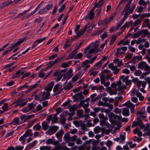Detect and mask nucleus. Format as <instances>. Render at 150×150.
Segmentation results:
<instances>
[{
    "mask_svg": "<svg viewBox=\"0 0 150 150\" xmlns=\"http://www.w3.org/2000/svg\"><path fill=\"white\" fill-rule=\"evenodd\" d=\"M83 110H78L77 111V114L79 117L81 118L83 117Z\"/></svg>",
    "mask_w": 150,
    "mask_h": 150,
    "instance_id": "nucleus-49",
    "label": "nucleus"
},
{
    "mask_svg": "<svg viewBox=\"0 0 150 150\" xmlns=\"http://www.w3.org/2000/svg\"><path fill=\"white\" fill-rule=\"evenodd\" d=\"M122 13V15H124V16L122 19V22H124L125 20H126V18H127L129 15V14H128V13Z\"/></svg>",
    "mask_w": 150,
    "mask_h": 150,
    "instance_id": "nucleus-57",
    "label": "nucleus"
},
{
    "mask_svg": "<svg viewBox=\"0 0 150 150\" xmlns=\"http://www.w3.org/2000/svg\"><path fill=\"white\" fill-rule=\"evenodd\" d=\"M64 133L63 130L61 129L55 135L58 139H59L62 137Z\"/></svg>",
    "mask_w": 150,
    "mask_h": 150,
    "instance_id": "nucleus-21",
    "label": "nucleus"
},
{
    "mask_svg": "<svg viewBox=\"0 0 150 150\" xmlns=\"http://www.w3.org/2000/svg\"><path fill=\"white\" fill-rule=\"evenodd\" d=\"M42 129L44 131H46L49 127L47 123L45 122H43L42 123Z\"/></svg>",
    "mask_w": 150,
    "mask_h": 150,
    "instance_id": "nucleus-30",
    "label": "nucleus"
},
{
    "mask_svg": "<svg viewBox=\"0 0 150 150\" xmlns=\"http://www.w3.org/2000/svg\"><path fill=\"white\" fill-rule=\"evenodd\" d=\"M133 132L134 133L137 134L139 137L141 136L142 134V132L137 128L134 129L133 130Z\"/></svg>",
    "mask_w": 150,
    "mask_h": 150,
    "instance_id": "nucleus-35",
    "label": "nucleus"
},
{
    "mask_svg": "<svg viewBox=\"0 0 150 150\" xmlns=\"http://www.w3.org/2000/svg\"><path fill=\"white\" fill-rule=\"evenodd\" d=\"M11 123L14 125H18L21 124L20 122L19 118L18 117L14 118L13 121L11 122Z\"/></svg>",
    "mask_w": 150,
    "mask_h": 150,
    "instance_id": "nucleus-16",
    "label": "nucleus"
},
{
    "mask_svg": "<svg viewBox=\"0 0 150 150\" xmlns=\"http://www.w3.org/2000/svg\"><path fill=\"white\" fill-rule=\"evenodd\" d=\"M8 107V105L7 103H6L4 104L1 107L2 109L5 111L7 110V108Z\"/></svg>",
    "mask_w": 150,
    "mask_h": 150,
    "instance_id": "nucleus-51",
    "label": "nucleus"
},
{
    "mask_svg": "<svg viewBox=\"0 0 150 150\" xmlns=\"http://www.w3.org/2000/svg\"><path fill=\"white\" fill-rule=\"evenodd\" d=\"M41 128V126L40 125L39 123H38L35 125L33 127V129L35 130H39Z\"/></svg>",
    "mask_w": 150,
    "mask_h": 150,
    "instance_id": "nucleus-43",
    "label": "nucleus"
},
{
    "mask_svg": "<svg viewBox=\"0 0 150 150\" xmlns=\"http://www.w3.org/2000/svg\"><path fill=\"white\" fill-rule=\"evenodd\" d=\"M77 136L74 135L73 136L70 137L69 138V142L70 141H75L76 140Z\"/></svg>",
    "mask_w": 150,
    "mask_h": 150,
    "instance_id": "nucleus-45",
    "label": "nucleus"
},
{
    "mask_svg": "<svg viewBox=\"0 0 150 150\" xmlns=\"http://www.w3.org/2000/svg\"><path fill=\"white\" fill-rule=\"evenodd\" d=\"M50 93L49 92H41L36 95L35 98H38L40 101H42L50 98Z\"/></svg>",
    "mask_w": 150,
    "mask_h": 150,
    "instance_id": "nucleus-2",
    "label": "nucleus"
},
{
    "mask_svg": "<svg viewBox=\"0 0 150 150\" xmlns=\"http://www.w3.org/2000/svg\"><path fill=\"white\" fill-rule=\"evenodd\" d=\"M32 130L28 129L25 132V134L27 136V137L28 136L31 137L33 135V133H32Z\"/></svg>",
    "mask_w": 150,
    "mask_h": 150,
    "instance_id": "nucleus-37",
    "label": "nucleus"
},
{
    "mask_svg": "<svg viewBox=\"0 0 150 150\" xmlns=\"http://www.w3.org/2000/svg\"><path fill=\"white\" fill-rule=\"evenodd\" d=\"M72 63V61H69V62H64L62 63L61 67L62 68H66L67 67L69 64H71Z\"/></svg>",
    "mask_w": 150,
    "mask_h": 150,
    "instance_id": "nucleus-33",
    "label": "nucleus"
},
{
    "mask_svg": "<svg viewBox=\"0 0 150 150\" xmlns=\"http://www.w3.org/2000/svg\"><path fill=\"white\" fill-rule=\"evenodd\" d=\"M132 23L133 21H129L126 22L121 28V29L124 31L126 29V28H128L130 26L132 25Z\"/></svg>",
    "mask_w": 150,
    "mask_h": 150,
    "instance_id": "nucleus-14",
    "label": "nucleus"
},
{
    "mask_svg": "<svg viewBox=\"0 0 150 150\" xmlns=\"http://www.w3.org/2000/svg\"><path fill=\"white\" fill-rule=\"evenodd\" d=\"M140 36H141L140 31L139 30L133 34V38H135L137 37Z\"/></svg>",
    "mask_w": 150,
    "mask_h": 150,
    "instance_id": "nucleus-47",
    "label": "nucleus"
},
{
    "mask_svg": "<svg viewBox=\"0 0 150 150\" xmlns=\"http://www.w3.org/2000/svg\"><path fill=\"white\" fill-rule=\"evenodd\" d=\"M48 11L45 8L40 9L38 11V14H39L41 15L44 13H45Z\"/></svg>",
    "mask_w": 150,
    "mask_h": 150,
    "instance_id": "nucleus-38",
    "label": "nucleus"
},
{
    "mask_svg": "<svg viewBox=\"0 0 150 150\" xmlns=\"http://www.w3.org/2000/svg\"><path fill=\"white\" fill-rule=\"evenodd\" d=\"M25 41L24 39H21V40L18 41H17L16 42L15 44H13V45H12L10 47V50H11L13 49L16 47L20 45V44H21V43H22L23 42Z\"/></svg>",
    "mask_w": 150,
    "mask_h": 150,
    "instance_id": "nucleus-13",
    "label": "nucleus"
},
{
    "mask_svg": "<svg viewBox=\"0 0 150 150\" xmlns=\"http://www.w3.org/2000/svg\"><path fill=\"white\" fill-rule=\"evenodd\" d=\"M70 137L69 134V133H66L64 134L63 138L67 142H69V138Z\"/></svg>",
    "mask_w": 150,
    "mask_h": 150,
    "instance_id": "nucleus-44",
    "label": "nucleus"
},
{
    "mask_svg": "<svg viewBox=\"0 0 150 150\" xmlns=\"http://www.w3.org/2000/svg\"><path fill=\"white\" fill-rule=\"evenodd\" d=\"M104 3L103 1H101L100 0L94 6L93 8H95L96 7L98 8H100L104 4Z\"/></svg>",
    "mask_w": 150,
    "mask_h": 150,
    "instance_id": "nucleus-32",
    "label": "nucleus"
},
{
    "mask_svg": "<svg viewBox=\"0 0 150 150\" xmlns=\"http://www.w3.org/2000/svg\"><path fill=\"white\" fill-rule=\"evenodd\" d=\"M149 19L148 18L145 19L143 21V23L145 24L146 27H147L149 29H150V23Z\"/></svg>",
    "mask_w": 150,
    "mask_h": 150,
    "instance_id": "nucleus-26",
    "label": "nucleus"
},
{
    "mask_svg": "<svg viewBox=\"0 0 150 150\" xmlns=\"http://www.w3.org/2000/svg\"><path fill=\"white\" fill-rule=\"evenodd\" d=\"M95 8L93 7L89 12V13L88 14L87 18H89L90 20H92L94 17V11Z\"/></svg>",
    "mask_w": 150,
    "mask_h": 150,
    "instance_id": "nucleus-15",
    "label": "nucleus"
},
{
    "mask_svg": "<svg viewBox=\"0 0 150 150\" xmlns=\"http://www.w3.org/2000/svg\"><path fill=\"white\" fill-rule=\"evenodd\" d=\"M33 116V115H25V119L24 120V121H23V122H26L27 120L30 119Z\"/></svg>",
    "mask_w": 150,
    "mask_h": 150,
    "instance_id": "nucleus-50",
    "label": "nucleus"
},
{
    "mask_svg": "<svg viewBox=\"0 0 150 150\" xmlns=\"http://www.w3.org/2000/svg\"><path fill=\"white\" fill-rule=\"evenodd\" d=\"M59 61V59L58 58L56 59L54 61H51L49 62L48 64L50 65L49 67H52L53 65Z\"/></svg>",
    "mask_w": 150,
    "mask_h": 150,
    "instance_id": "nucleus-22",
    "label": "nucleus"
},
{
    "mask_svg": "<svg viewBox=\"0 0 150 150\" xmlns=\"http://www.w3.org/2000/svg\"><path fill=\"white\" fill-rule=\"evenodd\" d=\"M101 130L100 127L99 126L96 127L94 129V132L96 134L98 133Z\"/></svg>",
    "mask_w": 150,
    "mask_h": 150,
    "instance_id": "nucleus-46",
    "label": "nucleus"
},
{
    "mask_svg": "<svg viewBox=\"0 0 150 150\" xmlns=\"http://www.w3.org/2000/svg\"><path fill=\"white\" fill-rule=\"evenodd\" d=\"M93 27V25L88 24L86 25L83 29H84V30H85L86 31V30H87V31H89L91 30Z\"/></svg>",
    "mask_w": 150,
    "mask_h": 150,
    "instance_id": "nucleus-24",
    "label": "nucleus"
},
{
    "mask_svg": "<svg viewBox=\"0 0 150 150\" xmlns=\"http://www.w3.org/2000/svg\"><path fill=\"white\" fill-rule=\"evenodd\" d=\"M72 87V85L71 83H68L67 85L65 86L64 89L68 91Z\"/></svg>",
    "mask_w": 150,
    "mask_h": 150,
    "instance_id": "nucleus-42",
    "label": "nucleus"
},
{
    "mask_svg": "<svg viewBox=\"0 0 150 150\" xmlns=\"http://www.w3.org/2000/svg\"><path fill=\"white\" fill-rule=\"evenodd\" d=\"M54 85V83L53 81H52L45 88V90L47 92H49L51 91L52 89L53 86Z\"/></svg>",
    "mask_w": 150,
    "mask_h": 150,
    "instance_id": "nucleus-11",
    "label": "nucleus"
},
{
    "mask_svg": "<svg viewBox=\"0 0 150 150\" xmlns=\"http://www.w3.org/2000/svg\"><path fill=\"white\" fill-rule=\"evenodd\" d=\"M27 83H25V84L22 86H21L19 87L17 89L18 91H19L21 90L24 89L25 88H26L28 87V86L27 85Z\"/></svg>",
    "mask_w": 150,
    "mask_h": 150,
    "instance_id": "nucleus-40",
    "label": "nucleus"
},
{
    "mask_svg": "<svg viewBox=\"0 0 150 150\" xmlns=\"http://www.w3.org/2000/svg\"><path fill=\"white\" fill-rule=\"evenodd\" d=\"M132 93L134 96L136 95L139 98V100L140 101L143 100L144 99V96L142 95V94L138 90L133 91Z\"/></svg>",
    "mask_w": 150,
    "mask_h": 150,
    "instance_id": "nucleus-9",
    "label": "nucleus"
},
{
    "mask_svg": "<svg viewBox=\"0 0 150 150\" xmlns=\"http://www.w3.org/2000/svg\"><path fill=\"white\" fill-rule=\"evenodd\" d=\"M125 105L128 108H134L135 106L130 101H128L127 102L125 103Z\"/></svg>",
    "mask_w": 150,
    "mask_h": 150,
    "instance_id": "nucleus-28",
    "label": "nucleus"
},
{
    "mask_svg": "<svg viewBox=\"0 0 150 150\" xmlns=\"http://www.w3.org/2000/svg\"><path fill=\"white\" fill-rule=\"evenodd\" d=\"M122 114L125 116H128L129 114V110L127 108H123L122 112Z\"/></svg>",
    "mask_w": 150,
    "mask_h": 150,
    "instance_id": "nucleus-29",
    "label": "nucleus"
},
{
    "mask_svg": "<svg viewBox=\"0 0 150 150\" xmlns=\"http://www.w3.org/2000/svg\"><path fill=\"white\" fill-rule=\"evenodd\" d=\"M62 91V89L59 88V84H57L54 86L53 89L54 93L57 94L60 93Z\"/></svg>",
    "mask_w": 150,
    "mask_h": 150,
    "instance_id": "nucleus-12",
    "label": "nucleus"
},
{
    "mask_svg": "<svg viewBox=\"0 0 150 150\" xmlns=\"http://www.w3.org/2000/svg\"><path fill=\"white\" fill-rule=\"evenodd\" d=\"M66 5L63 4L58 9V11L59 13H61L65 8Z\"/></svg>",
    "mask_w": 150,
    "mask_h": 150,
    "instance_id": "nucleus-64",
    "label": "nucleus"
},
{
    "mask_svg": "<svg viewBox=\"0 0 150 150\" xmlns=\"http://www.w3.org/2000/svg\"><path fill=\"white\" fill-rule=\"evenodd\" d=\"M100 82L102 84H103L105 82L106 79L105 76L102 73H101L100 75Z\"/></svg>",
    "mask_w": 150,
    "mask_h": 150,
    "instance_id": "nucleus-27",
    "label": "nucleus"
},
{
    "mask_svg": "<svg viewBox=\"0 0 150 150\" xmlns=\"http://www.w3.org/2000/svg\"><path fill=\"white\" fill-rule=\"evenodd\" d=\"M21 70H18L16 72L13 76V78H16L20 76Z\"/></svg>",
    "mask_w": 150,
    "mask_h": 150,
    "instance_id": "nucleus-48",
    "label": "nucleus"
},
{
    "mask_svg": "<svg viewBox=\"0 0 150 150\" xmlns=\"http://www.w3.org/2000/svg\"><path fill=\"white\" fill-rule=\"evenodd\" d=\"M141 22V21L139 19H138L135 21L134 22L133 25L135 26L138 25Z\"/></svg>",
    "mask_w": 150,
    "mask_h": 150,
    "instance_id": "nucleus-54",
    "label": "nucleus"
},
{
    "mask_svg": "<svg viewBox=\"0 0 150 150\" xmlns=\"http://www.w3.org/2000/svg\"><path fill=\"white\" fill-rule=\"evenodd\" d=\"M37 143V141H36V140L34 141L33 142H32V143L29 144L28 145V148L29 149H30L31 148H33V147H34L35 146V145H36Z\"/></svg>",
    "mask_w": 150,
    "mask_h": 150,
    "instance_id": "nucleus-23",
    "label": "nucleus"
},
{
    "mask_svg": "<svg viewBox=\"0 0 150 150\" xmlns=\"http://www.w3.org/2000/svg\"><path fill=\"white\" fill-rule=\"evenodd\" d=\"M58 146L59 148V150H67V147L65 146L59 145Z\"/></svg>",
    "mask_w": 150,
    "mask_h": 150,
    "instance_id": "nucleus-62",
    "label": "nucleus"
},
{
    "mask_svg": "<svg viewBox=\"0 0 150 150\" xmlns=\"http://www.w3.org/2000/svg\"><path fill=\"white\" fill-rule=\"evenodd\" d=\"M108 117L110 118V122L112 124H115L117 123L121 119V117L117 115H115L114 114L111 112L108 115Z\"/></svg>",
    "mask_w": 150,
    "mask_h": 150,
    "instance_id": "nucleus-3",
    "label": "nucleus"
},
{
    "mask_svg": "<svg viewBox=\"0 0 150 150\" xmlns=\"http://www.w3.org/2000/svg\"><path fill=\"white\" fill-rule=\"evenodd\" d=\"M28 107L29 110L31 111V110L34 108L35 105L33 103H30L28 104Z\"/></svg>",
    "mask_w": 150,
    "mask_h": 150,
    "instance_id": "nucleus-55",
    "label": "nucleus"
},
{
    "mask_svg": "<svg viewBox=\"0 0 150 150\" xmlns=\"http://www.w3.org/2000/svg\"><path fill=\"white\" fill-rule=\"evenodd\" d=\"M59 129V127L56 126H52L50 127L45 133L51 135L54 134Z\"/></svg>",
    "mask_w": 150,
    "mask_h": 150,
    "instance_id": "nucleus-6",
    "label": "nucleus"
},
{
    "mask_svg": "<svg viewBox=\"0 0 150 150\" xmlns=\"http://www.w3.org/2000/svg\"><path fill=\"white\" fill-rule=\"evenodd\" d=\"M53 6V4L52 3L50 4H48L45 7V8L47 9L48 11L50 9H51Z\"/></svg>",
    "mask_w": 150,
    "mask_h": 150,
    "instance_id": "nucleus-52",
    "label": "nucleus"
},
{
    "mask_svg": "<svg viewBox=\"0 0 150 150\" xmlns=\"http://www.w3.org/2000/svg\"><path fill=\"white\" fill-rule=\"evenodd\" d=\"M130 6H128L126 5L124 9H123V10L122 12L121 13H128V14H130L131 13H129V10L130 9Z\"/></svg>",
    "mask_w": 150,
    "mask_h": 150,
    "instance_id": "nucleus-31",
    "label": "nucleus"
},
{
    "mask_svg": "<svg viewBox=\"0 0 150 150\" xmlns=\"http://www.w3.org/2000/svg\"><path fill=\"white\" fill-rule=\"evenodd\" d=\"M99 44H97L95 43H92L87 46L84 49V55L89 59L92 56V54L94 52L97 53L99 50L98 48Z\"/></svg>",
    "mask_w": 150,
    "mask_h": 150,
    "instance_id": "nucleus-1",
    "label": "nucleus"
},
{
    "mask_svg": "<svg viewBox=\"0 0 150 150\" xmlns=\"http://www.w3.org/2000/svg\"><path fill=\"white\" fill-rule=\"evenodd\" d=\"M146 62L143 61H142L140 62L138 64V67L139 69H143Z\"/></svg>",
    "mask_w": 150,
    "mask_h": 150,
    "instance_id": "nucleus-36",
    "label": "nucleus"
},
{
    "mask_svg": "<svg viewBox=\"0 0 150 150\" xmlns=\"http://www.w3.org/2000/svg\"><path fill=\"white\" fill-rule=\"evenodd\" d=\"M74 97L78 100H80L83 99L84 96L81 94L78 93L74 96Z\"/></svg>",
    "mask_w": 150,
    "mask_h": 150,
    "instance_id": "nucleus-18",
    "label": "nucleus"
},
{
    "mask_svg": "<svg viewBox=\"0 0 150 150\" xmlns=\"http://www.w3.org/2000/svg\"><path fill=\"white\" fill-rule=\"evenodd\" d=\"M79 73L76 74V75L72 78V80L73 81L75 82L79 79Z\"/></svg>",
    "mask_w": 150,
    "mask_h": 150,
    "instance_id": "nucleus-59",
    "label": "nucleus"
},
{
    "mask_svg": "<svg viewBox=\"0 0 150 150\" xmlns=\"http://www.w3.org/2000/svg\"><path fill=\"white\" fill-rule=\"evenodd\" d=\"M142 37L144 38L148 33V30L146 29H143L140 31Z\"/></svg>",
    "mask_w": 150,
    "mask_h": 150,
    "instance_id": "nucleus-19",
    "label": "nucleus"
},
{
    "mask_svg": "<svg viewBox=\"0 0 150 150\" xmlns=\"http://www.w3.org/2000/svg\"><path fill=\"white\" fill-rule=\"evenodd\" d=\"M102 100L104 102V107H108L111 110H112L113 109V105L112 103L114 100L113 98H111L108 100V98L103 97L102 98Z\"/></svg>",
    "mask_w": 150,
    "mask_h": 150,
    "instance_id": "nucleus-4",
    "label": "nucleus"
},
{
    "mask_svg": "<svg viewBox=\"0 0 150 150\" xmlns=\"http://www.w3.org/2000/svg\"><path fill=\"white\" fill-rule=\"evenodd\" d=\"M21 110L24 113H27L30 111V110H29L28 106L25 108L22 109Z\"/></svg>",
    "mask_w": 150,
    "mask_h": 150,
    "instance_id": "nucleus-58",
    "label": "nucleus"
},
{
    "mask_svg": "<svg viewBox=\"0 0 150 150\" xmlns=\"http://www.w3.org/2000/svg\"><path fill=\"white\" fill-rule=\"evenodd\" d=\"M73 70L71 69H70L69 71L67 73V76H65V77L67 78L68 79L70 78L72 76L73 74L72 72Z\"/></svg>",
    "mask_w": 150,
    "mask_h": 150,
    "instance_id": "nucleus-25",
    "label": "nucleus"
},
{
    "mask_svg": "<svg viewBox=\"0 0 150 150\" xmlns=\"http://www.w3.org/2000/svg\"><path fill=\"white\" fill-rule=\"evenodd\" d=\"M50 146H42L40 147V150H50L51 149Z\"/></svg>",
    "mask_w": 150,
    "mask_h": 150,
    "instance_id": "nucleus-39",
    "label": "nucleus"
},
{
    "mask_svg": "<svg viewBox=\"0 0 150 150\" xmlns=\"http://www.w3.org/2000/svg\"><path fill=\"white\" fill-rule=\"evenodd\" d=\"M46 39V37H44L40 39H38L35 41L33 43L32 46L30 47L31 50H32L34 48L36 47L38 45V44L41 43L43 41Z\"/></svg>",
    "mask_w": 150,
    "mask_h": 150,
    "instance_id": "nucleus-8",
    "label": "nucleus"
},
{
    "mask_svg": "<svg viewBox=\"0 0 150 150\" xmlns=\"http://www.w3.org/2000/svg\"><path fill=\"white\" fill-rule=\"evenodd\" d=\"M82 56L83 55L82 53H79L76 55L74 58V59H79L81 58Z\"/></svg>",
    "mask_w": 150,
    "mask_h": 150,
    "instance_id": "nucleus-60",
    "label": "nucleus"
},
{
    "mask_svg": "<svg viewBox=\"0 0 150 150\" xmlns=\"http://www.w3.org/2000/svg\"><path fill=\"white\" fill-rule=\"evenodd\" d=\"M42 108V105H38L36 108L35 109V112L37 111H38L40 110H41Z\"/></svg>",
    "mask_w": 150,
    "mask_h": 150,
    "instance_id": "nucleus-63",
    "label": "nucleus"
},
{
    "mask_svg": "<svg viewBox=\"0 0 150 150\" xmlns=\"http://www.w3.org/2000/svg\"><path fill=\"white\" fill-rule=\"evenodd\" d=\"M85 31V30H84V29H83V30H81V31H80L79 32H76L77 34L79 36L78 37H80L84 33Z\"/></svg>",
    "mask_w": 150,
    "mask_h": 150,
    "instance_id": "nucleus-61",
    "label": "nucleus"
},
{
    "mask_svg": "<svg viewBox=\"0 0 150 150\" xmlns=\"http://www.w3.org/2000/svg\"><path fill=\"white\" fill-rule=\"evenodd\" d=\"M27 102V100L26 99L22 98H19L17 99L16 101L13 102L12 105H13L15 103H18V104L20 107H23L26 105Z\"/></svg>",
    "mask_w": 150,
    "mask_h": 150,
    "instance_id": "nucleus-7",
    "label": "nucleus"
},
{
    "mask_svg": "<svg viewBox=\"0 0 150 150\" xmlns=\"http://www.w3.org/2000/svg\"><path fill=\"white\" fill-rule=\"evenodd\" d=\"M139 5L146 6L147 2H145L144 0H140L139 1Z\"/></svg>",
    "mask_w": 150,
    "mask_h": 150,
    "instance_id": "nucleus-56",
    "label": "nucleus"
},
{
    "mask_svg": "<svg viewBox=\"0 0 150 150\" xmlns=\"http://www.w3.org/2000/svg\"><path fill=\"white\" fill-rule=\"evenodd\" d=\"M53 140L52 139H48L46 141V143L47 144H53Z\"/></svg>",
    "mask_w": 150,
    "mask_h": 150,
    "instance_id": "nucleus-53",
    "label": "nucleus"
},
{
    "mask_svg": "<svg viewBox=\"0 0 150 150\" xmlns=\"http://www.w3.org/2000/svg\"><path fill=\"white\" fill-rule=\"evenodd\" d=\"M78 108L76 105H73L69 107V111L70 112H73L75 111Z\"/></svg>",
    "mask_w": 150,
    "mask_h": 150,
    "instance_id": "nucleus-34",
    "label": "nucleus"
},
{
    "mask_svg": "<svg viewBox=\"0 0 150 150\" xmlns=\"http://www.w3.org/2000/svg\"><path fill=\"white\" fill-rule=\"evenodd\" d=\"M142 56L141 55L138 56H135L133 57V59L132 60L128 62V63L132 62L133 63H135L134 61L136 59H138L139 60H141L142 59Z\"/></svg>",
    "mask_w": 150,
    "mask_h": 150,
    "instance_id": "nucleus-17",
    "label": "nucleus"
},
{
    "mask_svg": "<svg viewBox=\"0 0 150 150\" xmlns=\"http://www.w3.org/2000/svg\"><path fill=\"white\" fill-rule=\"evenodd\" d=\"M12 3L13 1L11 0L8 1L7 2L3 3V4H4V6H1V7L2 8L6 6H7L10 4H12Z\"/></svg>",
    "mask_w": 150,
    "mask_h": 150,
    "instance_id": "nucleus-41",
    "label": "nucleus"
},
{
    "mask_svg": "<svg viewBox=\"0 0 150 150\" xmlns=\"http://www.w3.org/2000/svg\"><path fill=\"white\" fill-rule=\"evenodd\" d=\"M66 69H63L60 71H57L55 72L54 76L56 77L55 78V80L57 81H60L64 75V74L63 73L66 72Z\"/></svg>",
    "mask_w": 150,
    "mask_h": 150,
    "instance_id": "nucleus-5",
    "label": "nucleus"
},
{
    "mask_svg": "<svg viewBox=\"0 0 150 150\" xmlns=\"http://www.w3.org/2000/svg\"><path fill=\"white\" fill-rule=\"evenodd\" d=\"M125 132H123L122 133H120V143H123L125 141Z\"/></svg>",
    "mask_w": 150,
    "mask_h": 150,
    "instance_id": "nucleus-20",
    "label": "nucleus"
},
{
    "mask_svg": "<svg viewBox=\"0 0 150 150\" xmlns=\"http://www.w3.org/2000/svg\"><path fill=\"white\" fill-rule=\"evenodd\" d=\"M97 57V56H95L93 57L90 60L87 59L86 60L85 62H83V63L81 64V67H84L87 64L92 63L96 59Z\"/></svg>",
    "mask_w": 150,
    "mask_h": 150,
    "instance_id": "nucleus-10",
    "label": "nucleus"
}]
</instances>
